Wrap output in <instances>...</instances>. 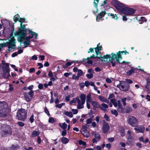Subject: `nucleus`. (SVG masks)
I'll use <instances>...</instances> for the list:
<instances>
[{
	"label": "nucleus",
	"mask_w": 150,
	"mask_h": 150,
	"mask_svg": "<svg viewBox=\"0 0 150 150\" xmlns=\"http://www.w3.org/2000/svg\"><path fill=\"white\" fill-rule=\"evenodd\" d=\"M125 53V54H128L126 50L122 52L119 51L117 54H115L113 53L111 54V56L110 55L107 54L106 55H104L103 57H101V58L104 59L109 58L110 64H111L113 67L115 66L116 62H117L118 64H120L119 59H121L122 57L121 55V53Z\"/></svg>",
	"instance_id": "nucleus-1"
},
{
	"label": "nucleus",
	"mask_w": 150,
	"mask_h": 150,
	"mask_svg": "<svg viewBox=\"0 0 150 150\" xmlns=\"http://www.w3.org/2000/svg\"><path fill=\"white\" fill-rule=\"evenodd\" d=\"M29 29H18V30L15 32V35L19 36L18 39L21 42L23 40H29L33 38V36H29L25 37L26 35L30 33Z\"/></svg>",
	"instance_id": "nucleus-2"
},
{
	"label": "nucleus",
	"mask_w": 150,
	"mask_h": 150,
	"mask_svg": "<svg viewBox=\"0 0 150 150\" xmlns=\"http://www.w3.org/2000/svg\"><path fill=\"white\" fill-rule=\"evenodd\" d=\"M111 3L118 12L123 14L126 7L124 4L117 0H112Z\"/></svg>",
	"instance_id": "nucleus-3"
},
{
	"label": "nucleus",
	"mask_w": 150,
	"mask_h": 150,
	"mask_svg": "<svg viewBox=\"0 0 150 150\" xmlns=\"http://www.w3.org/2000/svg\"><path fill=\"white\" fill-rule=\"evenodd\" d=\"M16 117L18 120L25 121L27 118V113L26 110L22 108L19 109L17 113Z\"/></svg>",
	"instance_id": "nucleus-4"
},
{
	"label": "nucleus",
	"mask_w": 150,
	"mask_h": 150,
	"mask_svg": "<svg viewBox=\"0 0 150 150\" xmlns=\"http://www.w3.org/2000/svg\"><path fill=\"white\" fill-rule=\"evenodd\" d=\"M1 135L2 136L11 134V130L8 125H4L1 126Z\"/></svg>",
	"instance_id": "nucleus-5"
},
{
	"label": "nucleus",
	"mask_w": 150,
	"mask_h": 150,
	"mask_svg": "<svg viewBox=\"0 0 150 150\" xmlns=\"http://www.w3.org/2000/svg\"><path fill=\"white\" fill-rule=\"evenodd\" d=\"M127 121L128 123L132 127H135L138 124V120L134 117L129 116L127 118Z\"/></svg>",
	"instance_id": "nucleus-6"
},
{
	"label": "nucleus",
	"mask_w": 150,
	"mask_h": 150,
	"mask_svg": "<svg viewBox=\"0 0 150 150\" xmlns=\"http://www.w3.org/2000/svg\"><path fill=\"white\" fill-rule=\"evenodd\" d=\"M121 90L124 91H128L129 89V85L125 81H120V84L117 86Z\"/></svg>",
	"instance_id": "nucleus-7"
},
{
	"label": "nucleus",
	"mask_w": 150,
	"mask_h": 150,
	"mask_svg": "<svg viewBox=\"0 0 150 150\" xmlns=\"http://www.w3.org/2000/svg\"><path fill=\"white\" fill-rule=\"evenodd\" d=\"M27 21L25 18H20L19 21L18 26H17V28H25V26L27 25Z\"/></svg>",
	"instance_id": "nucleus-8"
},
{
	"label": "nucleus",
	"mask_w": 150,
	"mask_h": 150,
	"mask_svg": "<svg viewBox=\"0 0 150 150\" xmlns=\"http://www.w3.org/2000/svg\"><path fill=\"white\" fill-rule=\"evenodd\" d=\"M23 95L26 100L27 102H30L32 99L33 97L34 92L33 91H30L28 93H24Z\"/></svg>",
	"instance_id": "nucleus-9"
},
{
	"label": "nucleus",
	"mask_w": 150,
	"mask_h": 150,
	"mask_svg": "<svg viewBox=\"0 0 150 150\" xmlns=\"http://www.w3.org/2000/svg\"><path fill=\"white\" fill-rule=\"evenodd\" d=\"M16 40L13 37H12L9 42L7 43V45L8 49V51L9 52L11 50L14 49V47L15 46Z\"/></svg>",
	"instance_id": "nucleus-10"
},
{
	"label": "nucleus",
	"mask_w": 150,
	"mask_h": 150,
	"mask_svg": "<svg viewBox=\"0 0 150 150\" xmlns=\"http://www.w3.org/2000/svg\"><path fill=\"white\" fill-rule=\"evenodd\" d=\"M136 11L135 9L129 7H125L123 14L127 15H132L134 14Z\"/></svg>",
	"instance_id": "nucleus-11"
},
{
	"label": "nucleus",
	"mask_w": 150,
	"mask_h": 150,
	"mask_svg": "<svg viewBox=\"0 0 150 150\" xmlns=\"http://www.w3.org/2000/svg\"><path fill=\"white\" fill-rule=\"evenodd\" d=\"M1 21L3 28H9L10 27L11 28V25H12V23H10L8 20L3 19L1 20Z\"/></svg>",
	"instance_id": "nucleus-12"
},
{
	"label": "nucleus",
	"mask_w": 150,
	"mask_h": 150,
	"mask_svg": "<svg viewBox=\"0 0 150 150\" xmlns=\"http://www.w3.org/2000/svg\"><path fill=\"white\" fill-rule=\"evenodd\" d=\"M87 127L85 125L82 126V128L81 130V133L83 136L86 137H88L90 135L89 132L87 130Z\"/></svg>",
	"instance_id": "nucleus-13"
},
{
	"label": "nucleus",
	"mask_w": 150,
	"mask_h": 150,
	"mask_svg": "<svg viewBox=\"0 0 150 150\" xmlns=\"http://www.w3.org/2000/svg\"><path fill=\"white\" fill-rule=\"evenodd\" d=\"M20 17L19 15L18 14H17L15 15L13 17V19L14 21V23H12V25H11V28H14V27H17V26L16 25V22L18 21L19 20Z\"/></svg>",
	"instance_id": "nucleus-14"
},
{
	"label": "nucleus",
	"mask_w": 150,
	"mask_h": 150,
	"mask_svg": "<svg viewBox=\"0 0 150 150\" xmlns=\"http://www.w3.org/2000/svg\"><path fill=\"white\" fill-rule=\"evenodd\" d=\"M106 13L105 11H102L101 12L98 13V15L97 16L96 18L97 21L99 22L100 21V19L104 20V19H103V18L105 16Z\"/></svg>",
	"instance_id": "nucleus-15"
},
{
	"label": "nucleus",
	"mask_w": 150,
	"mask_h": 150,
	"mask_svg": "<svg viewBox=\"0 0 150 150\" xmlns=\"http://www.w3.org/2000/svg\"><path fill=\"white\" fill-rule=\"evenodd\" d=\"M9 114V110L4 109L2 110L0 109V117H6Z\"/></svg>",
	"instance_id": "nucleus-16"
},
{
	"label": "nucleus",
	"mask_w": 150,
	"mask_h": 150,
	"mask_svg": "<svg viewBox=\"0 0 150 150\" xmlns=\"http://www.w3.org/2000/svg\"><path fill=\"white\" fill-rule=\"evenodd\" d=\"M0 109L9 110L8 105L6 102L4 101L1 102L0 101Z\"/></svg>",
	"instance_id": "nucleus-17"
},
{
	"label": "nucleus",
	"mask_w": 150,
	"mask_h": 150,
	"mask_svg": "<svg viewBox=\"0 0 150 150\" xmlns=\"http://www.w3.org/2000/svg\"><path fill=\"white\" fill-rule=\"evenodd\" d=\"M110 127L107 122H105L104 124L103 127V132L104 133H106L108 132L109 129Z\"/></svg>",
	"instance_id": "nucleus-18"
},
{
	"label": "nucleus",
	"mask_w": 150,
	"mask_h": 150,
	"mask_svg": "<svg viewBox=\"0 0 150 150\" xmlns=\"http://www.w3.org/2000/svg\"><path fill=\"white\" fill-rule=\"evenodd\" d=\"M134 129L135 130V132L137 133L139 132L143 133L145 129V128L144 126H141L137 128H135Z\"/></svg>",
	"instance_id": "nucleus-19"
},
{
	"label": "nucleus",
	"mask_w": 150,
	"mask_h": 150,
	"mask_svg": "<svg viewBox=\"0 0 150 150\" xmlns=\"http://www.w3.org/2000/svg\"><path fill=\"white\" fill-rule=\"evenodd\" d=\"M99 107L102 110L105 112L107 111L106 109L108 108V106L106 104L103 103L101 104V106L100 105Z\"/></svg>",
	"instance_id": "nucleus-20"
},
{
	"label": "nucleus",
	"mask_w": 150,
	"mask_h": 150,
	"mask_svg": "<svg viewBox=\"0 0 150 150\" xmlns=\"http://www.w3.org/2000/svg\"><path fill=\"white\" fill-rule=\"evenodd\" d=\"M4 73L2 75V76L5 78H8L9 76H10L9 74V69H7V70L4 71Z\"/></svg>",
	"instance_id": "nucleus-21"
},
{
	"label": "nucleus",
	"mask_w": 150,
	"mask_h": 150,
	"mask_svg": "<svg viewBox=\"0 0 150 150\" xmlns=\"http://www.w3.org/2000/svg\"><path fill=\"white\" fill-rule=\"evenodd\" d=\"M98 98L99 100L102 102H104L107 103H109V101L107 99L104 97L101 96H98Z\"/></svg>",
	"instance_id": "nucleus-22"
},
{
	"label": "nucleus",
	"mask_w": 150,
	"mask_h": 150,
	"mask_svg": "<svg viewBox=\"0 0 150 150\" xmlns=\"http://www.w3.org/2000/svg\"><path fill=\"white\" fill-rule=\"evenodd\" d=\"M80 97L82 104H84L86 100V95L82 94L80 95Z\"/></svg>",
	"instance_id": "nucleus-23"
},
{
	"label": "nucleus",
	"mask_w": 150,
	"mask_h": 150,
	"mask_svg": "<svg viewBox=\"0 0 150 150\" xmlns=\"http://www.w3.org/2000/svg\"><path fill=\"white\" fill-rule=\"evenodd\" d=\"M10 29H4L3 33L5 35H10L11 32L9 30Z\"/></svg>",
	"instance_id": "nucleus-24"
},
{
	"label": "nucleus",
	"mask_w": 150,
	"mask_h": 150,
	"mask_svg": "<svg viewBox=\"0 0 150 150\" xmlns=\"http://www.w3.org/2000/svg\"><path fill=\"white\" fill-rule=\"evenodd\" d=\"M77 108L78 109H81L83 108H84V106L83 105L84 104H82V103H81V101L80 100H79Z\"/></svg>",
	"instance_id": "nucleus-25"
},
{
	"label": "nucleus",
	"mask_w": 150,
	"mask_h": 150,
	"mask_svg": "<svg viewBox=\"0 0 150 150\" xmlns=\"http://www.w3.org/2000/svg\"><path fill=\"white\" fill-rule=\"evenodd\" d=\"M100 45V43H99L97 45V47L96 48H95V52L97 55H98L99 54V52L101 50V48L102 47L100 46V47L99 46V45Z\"/></svg>",
	"instance_id": "nucleus-26"
},
{
	"label": "nucleus",
	"mask_w": 150,
	"mask_h": 150,
	"mask_svg": "<svg viewBox=\"0 0 150 150\" xmlns=\"http://www.w3.org/2000/svg\"><path fill=\"white\" fill-rule=\"evenodd\" d=\"M79 100H80L79 99L78 97H77L75 98H74L70 102V104H72L73 103H76L77 101L78 103V102H79Z\"/></svg>",
	"instance_id": "nucleus-27"
},
{
	"label": "nucleus",
	"mask_w": 150,
	"mask_h": 150,
	"mask_svg": "<svg viewBox=\"0 0 150 150\" xmlns=\"http://www.w3.org/2000/svg\"><path fill=\"white\" fill-rule=\"evenodd\" d=\"M69 139L65 137H63L61 140L62 142L64 144H66L68 143L69 141Z\"/></svg>",
	"instance_id": "nucleus-28"
},
{
	"label": "nucleus",
	"mask_w": 150,
	"mask_h": 150,
	"mask_svg": "<svg viewBox=\"0 0 150 150\" xmlns=\"http://www.w3.org/2000/svg\"><path fill=\"white\" fill-rule=\"evenodd\" d=\"M132 108L129 107H127L125 109L124 113H128L132 111Z\"/></svg>",
	"instance_id": "nucleus-29"
},
{
	"label": "nucleus",
	"mask_w": 150,
	"mask_h": 150,
	"mask_svg": "<svg viewBox=\"0 0 150 150\" xmlns=\"http://www.w3.org/2000/svg\"><path fill=\"white\" fill-rule=\"evenodd\" d=\"M108 16H111L112 18L115 19L116 20H117L118 18L116 14H114L112 13H108Z\"/></svg>",
	"instance_id": "nucleus-30"
},
{
	"label": "nucleus",
	"mask_w": 150,
	"mask_h": 150,
	"mask_svg": "<svg viewBox=\"0 0 150 150\" xmlns=\"http://www.w3.org/2000/svg\"><path fill=\"white\" fill-rule=\"evenodd\" d=\"M86 102L91 103V94L89 93L86 96Z\"/></svg>",
	"instance_id": "nucleus-31"
},
{
	"label": "nucleus",
	"mask_w": 150,
	"mask_h": 150,
	"mask_svg": "<svg viewBox=\"0 0 150 150\" xmlns=\"http://www.w3.org/2000/svg\"><path fill=\"white\" fill-rule=\"evenodd\" d=\"M128 140L129 144L132 145L133 144L134 140L131 137V136H129L128 137Z\"/></svg>",
	"instance_id": "nucleus-32"
},
{
	"label": "nucleus",
	"mask_w": 150,
	"mask_h": 150,
	"mask_svg": "<svg viewBox=\"0 0 150 150\" xmlns=\"http://www.w3.org/2000/svg\"><path fill=\"white\" fill-rule=\"evenodd\" d=\"M64 114L70 117H73V115L71 112L66 111L64 112Z\"/></svg>",
	"instance_id": "nucleus-33"
},
{
	"label": "nucleus",
	"mask_w": 150,
	"mask_h": 150,
	"mask_svg": "<svg viewBox=\"0 0 150 150\" xmlns=\"http://www.w3.org/2000/svg\"><path fill=\"white\" fill-rule=\"evenodd\" d=\"M137 69H132L127 72V74L128 76L131 75L134 73Z\"/></svg>",
	"instance_id": "nucleus-34"
},
{
	"label": "nucleus",
	"mask_w": 150,
	"mask_h": 150,
	"mask_svg": "<svg viewBox=\"0 0 150 150\" xmlns=\"http://www.w3.org/2000/svg\"><path fill=\"white\" fill-rule=\"evenodd\" d=\"M92 105L94 107H98V106H100V105L96 101H91V102Z\"/></svg>",
	"instance_id": "nucleus-35"
},
{
	"label": "nucleus",
	"mask_w": 150,
	"mask_h": 150,
	"mask_svg": "<svg viewBox=\"0 0 150 150\" xmlns=\"http://www.w3.org/2000/svg\"><path fill=\"white\" fill-rule=\"evenodd\" d=\"M110 101L113 105L115 107H116L117 106V103L116 102V100L115 99H111L110 100Z\"/></svg>",
	"instance_id": "nucleus-36"
},
{
	"label": "nucleus",
	"mask_w": 150,
	"mask_h": 150,
	"mask_svg": "<svg viewBox=\"0 0 150 150\" xmlns=\"http://www.w3.org/2000/svg\"><path fill=\"white\" fill-rule=\"evenodd\" d=\"M40 134L39 132L36 131H33L32 135L33 137H35L38 136Z\"/></svg>",
	"instance_id": "nucleus-37"
},
{
	"label": "nucleus",
	"mask_w": 150,
	"mask_h": 150,
	"mask_svg": "<svg viewBox=\"0 0 150 150\" xmlns=\"http://www.w3.org/2000/svg\"><path fill=\"white\" fill-rule=\"evenodd\" d=\"M125 108H123L122 106L118 107V111L119 112L122 113H124Z\"/></svg>",
	"instance_id": "nucleus-38"
},
{
	"label": "nucleus",
	"mask_w": 150,
	"mask_h": 150,
	"mask_svg": "<svg viewBox=\"0 0 150 150\" xmlns=\"http://www.w3.org/2000/svg\"><path fill=\"white\" fill-rule=\"evenodd\" d=\"M99 0H94V1L93 2V4L95 7L96 8H97L98 4V3Z\"/></svg>",
	"instance_id": "nucleus-39"
},
{
	"label": "nucleus",
	"mask_w": 150,
	"mask_h": 150,
	"mask_svg": "<svg viewBox=\"0 0 150 150\" xmlns=\"http://www.w3.org/2000/svg\"><path fill=\"white\" fill-rule=\"evenodd\" d=\"M83 74V72L81 70L79 69L78 71V74L77 75L79 78V77L81 76Z\"/></svg>",
	"instance_id": "nucleus-40"
},
{
	"label": "nucleus",
	"mask_w": 150,
	"mask_h": 150,
	"mask_svg": "<svg viewBox=\"0 0 150 150\" xmlns=\"http://www.w3.org/2000/svg\"><path fill=\"white\" fill-rule=\"evenodd\" d=\"M79 144L80 145H82L84 146L86 145V142L82 140H80L79 141Z\"/></svg>",
	"instance_id": "nucleus-41"
},
{
	"label": "nucleus",
	"mask_w": 150,
	"mask_h": 150,
	"mask_svg": "<svg viewBox=\"0 0 150 150\" xmlns=\"http://www.w3.org/2000/svg\"><path fill=\"white\" fill-rule=\"evenodd\" d=\"M25 40V41L24 42L25 47H26L29 45L30 42V41L29 40Z\"/></svg>",
	"instance_id": "nucleus-42"
},
{
	"label": "nucleus",
	"mask_w": 150,
	"mask_h": 150,
	"mask_svg": "<svg viewBox=\"0 0 150 150\" xmlns=\"http://www.w3.org/2000/svg\"><path fill=\"white\" fill-rule=\"evenodd\" d=\"M30 33H31V36H33H33H35V39H36L37 38L38 34L34 32L31 31H30Z\"/></svg>",
	"instance_id": "nucleus-43"
},
{
	"label": "nucleus",
	"mask_w": 150,
	"mask_h": 150,
	"mask_svg": "<svg viewBox=\"0 0 150 150\" xmlns=\"http://www.w3.org/2000/svg\"><path fill=\"white\" fill-rule=\"evenodd\" d=\"M94 136L95 137V138L98 140H100V139L101 137L100 136V134L98 133H95L94 134Z\"/></svg>",
	"instance_id": "nucleus-44"
},
{
	"label": "nucleus",
	"mask_w": 150,
	"mask_h": 150,
	"mask_svg": "<svg viewBox=\"0 0 150 150\" xmlns=\"http://www.w3.org/2000/svg\"><path fill=\"white\" fill-rule=\"evenodd\" d=\"M3 65L6 67L5 69H4V71H5V70H7L8 69H9V66L8 64L5 63L4 64H3Z\"/></svg>",
	"instance_id": "nucleus-45"
},
{
	"label": "nucleus",
	"mask_w": 150,
	"mask_h": 150,
	"mask_svg": "<svg viewBox=\"0 0 150 150\" xmlns=\"http://www.w3.org/2000/svg\"><path fill=\"white\" fill-rule=\"evenodd\" d=\"M111 112L112 114L115 115L116 116H117L118 115V112L116 110H111Z\"/></svg>",
	"instance_id": "nucleus-46"
},
{
	"label": "nucleus",
	"mask_w": 150,
	"mask_h": 150,
	"mask_svg": "<svg viewBox=\"0 0 150 150\" xmlns=\"http://www.w3.org/2000/svg\"><path fill=\"white\" fill-rule=\"evenodd\" d=\"M86 76L88 79H90L93 77V73H91L90 74H87L86 75Z\"/></svg>",
	"instance_id": "nucleus-47"
},
{
	"label": "nucleus",
	"mask_w": 150,
	"mask_h": 150,
	"mask_svg": "<svg viewBox=\"0 0 150 150\" xmlns=\"http://www.w3.org/2000/svg\"><path fill=\"white\" fill-rule=\"evenodd\" d=\"M67 124L64 122L62 124V128L63 129H66L67 128Z\"/></svg>",
	"instance_id": "nucleus-48"
},
{
	"label": "nucleus",
	"mask_w": 150,
	"mask_h": 150,
	"mask_svg": "<svg viewBox=\"0 0 150 150\" xmlns=\"http://www.w3.org/2000/svg\"><path fill=\"white\" fill-rule=\"evenodd\" d=\"M18 146H14V145H12L11 147V149L13 150H16L18 149Z\"/></svg>",
	"instance_id": "nucleus-49"
},
{
	"label": "nucleus",
	"mask_w": 150,
	"mask_h": 150,
	"mask_svg": "<svg viewBox=\"0 0 150 150\" xmlns=\"http://www.w3.org/2000/svg\"><path fill=\"white\" fill-rule=\"evenodd\" d=\"M92 121V118H88L86 120L87 124L91 123Z\"/></svg>",
	"instance_id": "nucleus-50"
},
{
	"label": "nucleus",
	"mask_w": 150,
	"mask_h": 150,
	"mask_svg": "<svg viewBox=\"0 0 150 150\" xmlns=\"http://www.w3.org/2000/svg\"><path fill=\"white\" fill-rule=\"evenodd\" d=\"M34 116L32 115L29 118V120L31 123H33L34 121Z\"/></svg>",
	"instance_id": "nucleus-51"
},
{
	"label": "nucleus",
	"mask_w": 150,
	"mask_h": 150,
	"mask_svg": "<svg viewBox=\"0 0 150 150\" xmlns=\"http://www.w3.org/2000/svg\"><path fill=\"white\" fill-rule=\"evenodd\" d=\"M127 98H122V101L124 105H125L126 104V100Z\"/></svg>",
	"instance_id": "nucleus-52"
},
{
	"label": "nucleus",
	"mask_w": 150,
	"mask_h": 150,
	"mask_svg": "<svg viewBox=\"0 0 150 150\" xmlns=\"http://www.w3.org/2000/svg\"><path fill=\"white\" fill-rule=\"evenodd\" d=\"M48 121L51 123H53L55 122L54 118L52 117L50 118L49 119Z\"/></svg>",
	"instance_id": "nucleus-53"
},
{
	"label": "nucleus",
	"mask_w": 150,
	"mask_h": 150,
	"mask_svg": "<svg viewBox=\"0 0 150 150\" xmlns=\"http://www.w3.org/2000/svg\"><path fill=\"white\" fill-rule=\"evenodd\" d=\"M79 77L77 75L76 76L75 74H73L72 75V79H78V80L79 79Z\"/></svg>",
	"instance_id": "nucleus-54"
},
{
	"label": "nucleus",
	"mask_w": 150,
	"mask_h": 150,
	"mask_svg": "<svg viewBox=\"0 0 150 150\" xmlns=\"http://www.w3.org/2000/svg\"><path fill=\"white\" fill-rule=\"evenodd\" d=\"M18 125L21 127H23L24 125V123L22 122H18Z\"/></svg>",
	"instance_id": "nucleus-55"
},
{
	"label": "nucleus",
	"mask_w": 150,
	"mask_h": 150,
	"mask_svg": "<svg viewBox=\"0 0 150 150\" xmlns=\"http://www.w3.org/2000/svg\"><path fill=\"white\" fill-rule=\"evenodd\" d=\"M71 111L73 112L74 114H76L78 112V110L77 109H72Z\"/></svg>",
	"instance_id": "nucleus-56"
},
{
	"label": "nucleus",
	"mask_w": 150,
	"mask_h": 150,
	"mask_svg": "<svg viewBox=\"0 0 150 150\" xmlns=\"http://www.w3.org/2000/svg\"><path fill=\"white\" fill-rule=\"evenodd\" d=\"M67 134V131L66 129H64L62 132V135L63 136H65Z\"/></svg>",
	"instance_id": "nucleus-57"
},
{
	"label": "nucleus",
	"mask_w": 150,
	"mask_h": 150,
	"mask_svg": "<svg viewBox=\"0 0 150 150\" xmlns=\"http://www.w3.org/2000/svg\"><path fill=\"white\" fill-rule=\"evenodd\" d=\"M85 86L88 87L90 84V82L88 81H86L84 83Z\"/></svg>",
	"instance_id": "nucleus-58"
},
{
	"label": "nucleus",
	"mask_w": 150,
	"mask_h": 150,
	"mask_svg": "<svg viewBox=\"0 0 150 150\" xmlns=\"http://www.w3.org/2000/svg\"><path fill=\"white\" fill-rule=\"evenodd\" d=\"M104 117L106 119V120L107 121H109L110 120L108 116L106 114H105L104 116Z\"/></svg>",
	"instance_id": "nucleus-59"
},
{
	"label": "nucleus",
	"mask_w": 150,
	"mask_h": 150,
	"mask_svg": "<svg viewBox=\"0 0 150 150\" xmlns=\"http://www.w3.org/2000/svg\"><path fill=\"white\" fill-rule=\"evenodd\" d=\"M71 74V73H65L64 74V76L66 77H67Z\"/></svg>",
	"instance_id": "nucleus-60"
},
{
	"label": "nucleus",
	"mask_w": 150,
	"mask_h": 150,
	"mask_svg": "<svg viewBox=\"0 0 150 150\" xmlns=\"http://www.w3.org/2000/svg\"><path fill=\"white\" fill-rule=\"evenodd\" d=\"M38 66H40L39 67H38V69H40L41 68H42L43 67V64L40 63H38Z\"/></svg>",
	"instance_id": "nucleus-61"
},
{
	"label": "nucleus",
	"mask_w": 150,
	"mask_h": 150,
	"mask_svg": "<svg viewBox=\"0 0 150 150\" xmlns=\"http://www.w3.org/2000/svg\"><path fill=\"white\" fill-rule=\"evenodd\" d=\"M108 140L110 142H113L114 140V138L113 137L109 138H108Z\"/></svg>",
	"instance_id": "nucleus-62"
},
{
	"label": "nucleus",
	"mask_w": 150,
	"mask_h": 150,
	"mask_svg": "<svg viewBox=\"0 0 150 150\" xmlns=\"http://www.w3.org/2000/svg\"><path fill=\"white\" fill-rule=\"evenodd\" d=\"M45 113H46L48 116L50 115L48 110L46 108L45 109Z\"/></svg>",
	"instance_id": "nucleus-63"
},
{
	"label": "nucleus",
	"mask_w": 150,
	"mask_h": 150,
	"mask_svg": "<svg viewBox=\"0 0 150 150\" xmlns=\"http://www.w3.org/2000/svg\"><path fill=\"white\" fill-rule=\"evenodd\" d=\"M38 88L40 89H42L43 88V85L42 84H40L38 86Z\"/></svg>",
	"instance_id": "nucleus-64"
}]
</instances>
